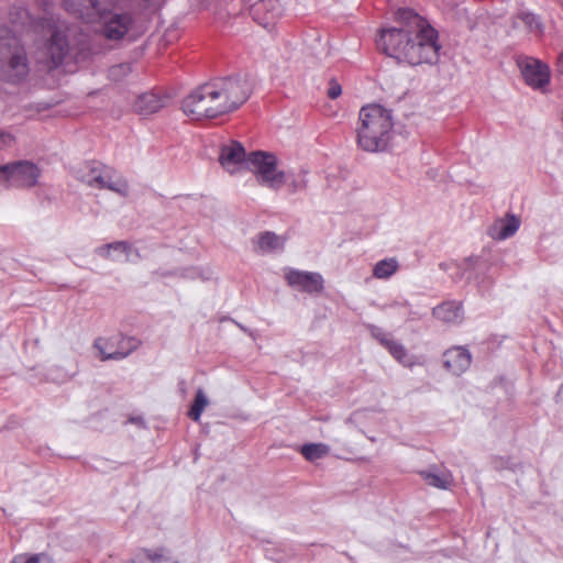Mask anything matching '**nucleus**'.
I'll return each instance as SVG.
<instances>
[{
    "instance_id": "obj_1",
    "label": "nucleus",
    "mask_w": 563,
    "mask_h": 563,
    "mask_svg": "<svg viewBox=\"0 0 563 563\" xmlns=\"http://www.w3.org/2000/svg\"><path fill=\"white\" fill-rule=\"evenodd\" d=\"M397 20L399 26L382 30L377 40L378 49L412 66L438 63V33L427 20L410 9H399Z\"/></svg>"
},
{
    "instance_id": "obj_2",
    "label": "nucleus",
    "mask_w": 563,
    "mask_h": 563,
    "mask_svg": "<svg viewBox=\"0 0 563 563\" xmlns=\"http://www.w3.org/2000/svg\"><path fill=\"white\" fill-rule=\"evenodd\" d=\"M253 92L249 75L216 77L183 100V111L194 120L213 119L239 109Z\"/></svg>"
},
{
    "instance_id": "obj_3",
    "label": "nucleus",
    "mask_w": 563,
    "mask_h": 563,
    "mask_svg": "<svg viewBox=\"0 0 563 563\" xmlns=\"http://www.w3.org/2000/svg\"><path fill=\"white\" fill-rule=\"evenodd\" d=\"M148 0H64L67 12L87 23L101 22L102 33L108 40H121L132 24L125 10L142 7Z\"/></svg>"
},
{
    "instance_id": "obj_4",
    "label": "nucleus",
    "mask_w": 563,
    "mask_h": 563,
    "mask_svg": "<svg viewBox=\"0 0 563 563\" xmlns=\"http://www.w3.org/2000/svg\"><path fill=\"white\" fill-rule=\"evenodd\" d=\"M391 112L380 104L362 107L356 129L358 146L369 153L385 151L393 134Z\"/></svg>"
},
{
    "instance_id": "obj_5",
    "label": "nucleus",
    "mask_w": 563,
    "mask_h": 563,
    "mask_svg": "<svg viewBox=\"0 0 563 563\" xmlns=\"http://www.w3.org/2000/svg\"><path fill=\"white\" fill-rule=\"evenodd\" d=\"M75 173L78 180L91 188L108 189L123 197L129 195L126 180L119 176L112 167L101 162H86Z\"/></svg>"
},
{
    "instance_id": "obj_6",
    "label": "nucleus",
    "mask_w": 563,
    "mask_h": 563,
    "mask_svg": "<svg viewBox=\"0 0 563 563\" xmlns=\"http://www.w3.org/2000/svg\"><path fill=\"white\" fill-rule=\"evenodd\" d=\"M29 73L30 62L24 46L16 38L0 42V80L19 84Z\"/></svg>"
},
{
    "instance_id": "obj_7",
    "label": "nucleus",
    "mask_w": 563,
    "mask_h": 563,
    "mask_svg": "<svg viewBox=\"0 0 563 563\" xmlns=\"http://www.w3.org/2000/svg\"><path fill=\"white\" fill-rule=\"evenodd\" d=\"M246 167L253 169L262 185L278 190L286 183L284 172L277 169L275 155L262 151L252 152L247 156Z\"/></svg>"
},
{
    "instance_id": "obj_8",
    "label": "nucleus",
    "mask_w": 563,
    "mask_h": 563,
    "mask_svg": "<svg viewBox=\"0 0 563 563\" xmlns=\"http://www.w3.org/2000/svg\"><path fill=\"white\" fill-rule=\"evenodd\" d=\"M497 257L490 252L483 251L479 255L464 258L455 268L459 271L456 278L470 280H484L494 278Z\"/></svg>"
},
{
    "instance_id": "obj_9",
    "label": "nucleus",
    "mask_w": 563,
    "mask_h": 563,
    "mask_svg": "<svg viewBox=\"0 0 563 563\" xmlns=\"http://www.w3.org/2000/svg\"><path fill=\"white\" fill-rule=\"evenodd\" d=\"M141 341L134 336L115 334L111 338H98L93 346L99 351L101 361L122 360L134 352Z\"/></svg>"
},
{
    "instance_id": "obj_10",
    "label": "nucleus",
    "mask_w": 563,
    "mask_h": 563,
    "mask_svg": "<svg viewBox=\"0 0 563 563\" xmlns=\"http://www.w3.org/2000/svg\"><path fill=\"white\" fill-rule=\"evenodd\" d=\"M525 82L534 90L544 91L550 84V69L541 60L521 56L517 59Z\"/></svg>"
},
{
    "instance_id": "obj_11",
    "label": "nucleus",
    "mask_w": 563,
    "mask_h": 563,
    "mask_svg": "<svg viewBox=\"0 0 563 563\" xmlns=\"http://www.w3.org/2000/svg\"><path fill=\"white\" fill-rule=\"evenodd\" d=\"M68 53L69 44L65 32L54 30L44 46V56L41 62L48 68H56L64 62Z\"/></svg>"
},
{
    "instance_id": "obj_12",
    "label": "nucleus",
    "mask_w": 563,
    "mask_h": 563,
    "mask_svg": "<svg viewBox=\"0 0 563 563\" xmlns=\"http://www.w3.org/2000/svg\"><path fill=\"white\" fill-rule=\"evenodd\" d=\"M38 177V167L29 161L9 164V187L29 188L36 185Z\"/></svg>"
},
{
    "instance_id": "obj_13",
    "label": "nucleus",
    "mask_w": 563,
    "mask_h": 563,
    "mask_svg": "<svg viewBox=\"0 0 563 563\" xmlns=\"http://www.w3.org/2000/svg\"><path fill=\"white\" fill-rule=\"evenodd\" d=\"M96 254L113 262L137 263L141 260L139 250L125 241H117L96 249Z\"/></svg>"
},
{
    "instance_id": "obj_14",
    "label": "nucleus",
    "mask_w": 563,
    "mask_h": 563,
    "mask_svg": "<svg viewBox=\"0 0 563 563\" xmlns=\"http://www.w3.org/2000/svg\"><path fill=\"white\" fill-rule=\"evenodd\" d=\"M369 330L373 338L377 340L397 362L407 367L416 365L417 362L415 357L409 355L406 347L399 341L393 339L388 333L375 325H371Z\"/></svg>"
},
{
    "instance_id": "obj_15",
    "label": "nucleus",
    "mask_w": 563,
    "mask_h": 563,
    "mask_svg": "<svg viewBox=\"0 0 563 563\" xmlns=\"http://www.w3.org/2000/svg\"><path fill=\"white\" fill-rule=\"evenodd\" d=\"M282 12L279 0H260L251 7L253 20L266 29L275 24Z\"/></svg>"
},
{
    "instance_id": "obj_16",
    "label": "nucleus",
    "mask_w": 563,
    "mask_h": 563,
    "mask_svg": "<svg viewBox=\"0 0 563 563\" xmlns=\"http://www.w3.org/2000/svg\"><path fill=\"white\" fill-rule=\"evenodd\" d=\"M247 157L241 143L231 141L221 147L219 163L229 173H234L242 165L246 166Z\"/></svg>"
},
{
    "instance_id": "obj_17",
    "label": "nucleus",
    "mask_w": 563,
    "mask_h": 563,
    "mask_svg": "<svg viewBox=\"0 0 563 563\" xmlns=\"http://www.w3.org/2000/svg\"><path fill=\"white\" fill-rule=\"evenodd\" d=\"M472 357L465 347L454 346L446 350L443 354L444 367L453 375H461L471 365Z\"/></svg>"
},
{
    "instance_id": "obj_18",
    "label": "nucleus",
    "mask_w": 563,
    "mask_h": 563,
    "mask_svg": "<svg viewBox=\"0 0 563 563\" xmlns=\"http://www.w3.org/2000/svg\"><path fill=\"white\" fill-rule=\"evenodd\" d=\"M520 227V220L512 213H507L505 218L497 219L489 228L488 235L498 241L512 236Z\"/></svg>"
},
{
    "instance_id": "obj_19",
    "label": "nucleus",
    "mask_w": 563,
    "mask_h": 563,
    "mask_svg": "<svg viewBox=\"0 0 563 563\" xmlns=\"http://www.w3.org/2000/svg\"><path fill=\"white\" fill-rule=\"evenodd\" d=\"M284 245V239L271 231L262 232L253 239V250L260 255L280 252Z\"/></svg>"
},
{
    "instance_id": "obj_20",
    "label": "nucleus",
    "mask_w": 563,
    "mask_h": 563,
    "mask_svg": "<svg viewBox=\"0 0 563 563\" xmlns=\"http://www.w3.org/2000/svg\"><path fill=\"white\" fill-rule=\"evenodd\" d=\"M168 98L154 92H145L137 97L134 109L141 115H151L167 106Z\"/></svg>"
},
{
    "instance_id": "obj_21",
    "label": "nucleus",
    "mask_w": 563,
    "mask_h": 563,
    "mask_svg": "<svg viewBox=\"0 0 563 563\" xmlns=\"http://www.w3.org/2000/svg\"><path fill=\"white\" fill-rule=\"evenodd\" d=\"M433 316L450 324H457L463 320V310L460 302L446 301L433 308Z\"/></svg>"
},
{
    "instance_id": "obj_22",
    "label": "nucleus",
    "mask_w": 563,
    "mask_h": 563,
    "mask_svg": "<svg viewBox=\"0 0 563 563\" xmlns=\"http://www.w3.org/2000/svg\"><path fill=\"white\" fill-rule=\"evenodd\" d=\"M128 563H177L173 558L166 555L162 548L155 550L140 549L135 558Z\"/></svg>"
},
{
    "instance_id": "obj_23",
    "label": "nucleus",
    "mask_w": 563,
    "mask_h": 563,
    "mask_svg": "<svg viewBox=\"0 0 563 563\" xmlns=\"http://www.w3.org/2000/svg\"><path fill=\"white\" fill-rule=\"evenodd\" d=\"M420 474L428 485L433 486L439 489L450 488L454 481L453 475L449 471H445V472H442L439 474L423 471Z\"/></svg>"
},
{
    "instance_id": "obj_24",
    "label": "nucleus",
    "mask_w": 563,
    "mask_h": 563,
    "mask_svg": "<svg viewBox=\"0 0 563 563\" xmlns=\"http://www.w3.org/2000/svg\"><path fill=\"white\" fill-rule=\"evenodd\" d=\"M399 268L398 261L395 257H387L378 261L373 267V277L377 279L390 278Z\"/></svg>"
},
{
    "instance_id": "obj_25",
    "label": "nucleus",
    "mask_w": 563,
    "mask_h": 563,
    "mask_svg": "<svg viewBox=\"0 0 563 563\" xmlns=\"http://www.w3.org/2000/svg\"><path fill=\"white\" fill-rule=\"evenodd\" d=\"M286 282H323L322 276L314 272L298 271L290 267L284 268Z\"/></svg>"
},
{
    "instance_id": "obj_26",
    "label": "nucleus",
    "mask_w": 563,
    "mask_h": 563,
    "mask_svg": "<svg viewBox=\"0 0 563 563\" xmlns=\"http://www.w3.org/2000/svg\"><path fill=\"white\" fill-rule=\"evenodd\" d=\"M208 406V398L202 389H198L194 402L188 411V417L194 421H199L202 411Z\"/></svg>"
},
{
    "instance_id": "obj_27",
    "label": "nucleus",
    "mask_w": 563,
    "mask_h": 563,
    "mask_svg": "<svg viewBox=\"0 0 563 563\" xmlns=\"http://www.w3.org/2000/svg\"><path fill=\"white\" fill-rule=\"evenodd\" d=\"M329 452V448L322 443L305 444L301 448V454L308 461H314L323 457Z\"/></svg>"
},
{
    "instance_id": "obj_28",
    "label": "nucleus",
    "mask_w": 563,
    "mask_h": 563,
    "mask_svg": "<svg viewBox=\"0 0 563 563\" xmlns=\"http://www.w3.org/2000/svg\"><path fill=\"white\" fill-rule=\"evenodd\" d=\"M12 563H55L47 553L18 554L12 559Z\"/></svg>"
},
{
    "instance_id": "obj_29",
    "label": "nucleus",
    "mask_w": 563,
    "mask_h": 563,
    "mask_svg": "<svg viewBox=\"0 0 563 563\" xmlns=\"http://www.w3.org/2000/svg\"><path fill=\"white\" fill-rule=\"evenodd\" d=\"M518 19H520L530 31H537L541 26L538 16L532 13L522 12L518 15Z\"/></svg>"
},
{
    "instance_id": "obj_30",
    "label": "nucleus",
    "mask_w": 563,
    "mask_h": 563,
    "mask_svg": "<svg viewBox=\"0 0 563 563\" xmlns=\"http://www.w3.org/2000/svg\"><path fill=\"white\" fill-rule=\"evenodd\" d=\"M131 71L129 64L114 65L109 69V78L112 80H120L123 76Z\"/></svg>"
},
{
    "instance_id": "obj_31",
    "label": "nucleus",
    "mask_w": 563,
    "mask_h": 563,
    "mask_svg": "<svg viewBox=\"0 0 563 563\" xmlns=\"http://www.w3.org/2000/svg\"><path fill=\"white\" fill-rule=\"evenodd\" d=\"M289 188L291 192H298L305 190L307 188V179L306 172H301L297 178H295L290 184Z\"/></svg>"
},
{
    "instance_id": "obj_32",
    "label": "nucleus",
    "mask_w": 563,
    "mask_h": 563,
    "mask_svg": "<svg viewBox=\"0 0 563 563\" xmlns=\"http://www.w3.org/2000/svg\"><path fill=\"white\" fill-rule=\"evenodd\" d=\"M169 277L174 278H186V279H198V278H205L201 274V272L197 268H188L181 272L180 274H173Z\"/></svg>"
},
{
    "instance_id": "obj_33",
    "label": "nucleus",
    "mask_w": 563,
    "mask_h": 563,
    "mask_svg": "<svg viewBox=\"0 0 563 563\" xmlns=\"http://www.w3.org/2000/svg\"><path fill=\"white\" fill-rule=\"evenodd\" d=\"M327 93L330 99H336L342 93L341 85L335 79H331Z\"/></svg>"
},
{
    "instance_id": "obj_34",
    "label": "nucleus",
    "mask_w": 563,
    "mask_h": 563,
    "mask_svg": "<svg viewBox=\"0 0 563 563\" xmlns=\"http://www.w3.org/2000/svg\"><path fill=\"white\" fill-rule=\"evenodd\" d=\"M9 187V164L0 166V187Z\"/></svg>"
},
{
    "instance_id": "obj_35",
    "label": "nucleus",
    "mask_w": 563,
    "mask_h": 563,
    "mask_svg": "<svg viewBox=\"0 0 563 563\" xmlns=\"http://www.w3.org/2000/svg\"><path fill=\"white\" fill-rule=\"evenodd\" d=\"M12 143V136L0 131V148L9 146Z\"/></svg>"
},
{
    "instance_id": "obj_36",
    "label": "nucleus",
    "mask_w": 563,
    "mask_h": 563,
    "mask_svg": "<svg viewBox=\"0 0 563 563\" xmlns=\"http://www.w3.org/2000/svg\"><path fill=\"white\" fill-rule=\"evenodd\" d=\"M297 286H301V290H309L310 291V288L313 286L314 288H321L322 287V284H307V283H303V284H296Z\"/></svg>"
},
{
    "instance_id": "obj_37",
    "label": "nucleus",
    "mask_w": 563,
    "mask_h": 563,
    "mask_svg": "<svg viewBox=\"0 0 563 563\" xmlns=\"http://www.w3.org/2000/svg\"><path fill=\"white\" fill-rule=\"evenodd\" d=\"M558 70L561 75H563V52L560 54L558 58Z\"/></svg>"
}]
</instances>
